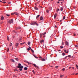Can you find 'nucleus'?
<instances>
[{"label": "nucleus", "mask_w": 78, "mask_h": 78, "mask_svg": "<svg viewBox=\"0 0 78 78\" xmlns=\"http://www.w3.org/2000/svg\"><path fill=\"white\" fill-rule=\"evenodd\" d=\"M22 66V65L20 63H19L18 64V66H17V68H19V69H20L19 70H20V71H22V69H23V66Z\"/></svg>", "instance_id": "nucleus-1"}, {"label": "nucleus", "mask_w": 78, "mask_h": 78, "mask_svg": "<svg viewBox=\"0 0 78 78\" xmlns=\"http://www.w3.org/2000/svg\"><path fill=\"white\" fill-rule=\"evenodd\" d=\"M30 24L31 25H36L37 26H38V24H37V23L36 22L31 23Z\"/></svg>", "instance_id": "nucleus-2"}, {"label": "nucleus", "mask_w": 78, "mask_h": 78, "mask_svg": "<svg viewBox=\"0 0 78 78\" xmlns=\"http://www.w3.org/2000/svg\"><path fill=\"white\" fill-rule=\"evenodd\" d=\"M13 19H11L10 20H9V22L8 23H9L10 24H11V23H13Z\"/></svg>", "instance_id": "nucleus-3"}, {"label": "nucleus", "mask_w": 78, "mask_h": 78, "mask_svg": "<svg viewBox=\"0 0 78 78\" xmlns=\"http://www.w3.org/2000/svg\"><path fill=\"white\" fill-rule=\"evenodd\" d=\"M15 29L16 30H20V29H21V27H16L15 28Z\"/></svg>", "instance_id": "nucleus-4"}, {"label": "nucleus", "mask_w": 78, "mask_h": 78, "mask_svg": "<svg viewBox=\"0 0 78 78\" xmlns=\"http://www.w3.org/2000/svg\"><path fill=\"white\" fill-rule=\"evenodd\" d=\"M24 62H27L28 64H31V63L29 62L28 61L25 60V61H24Z\"/></svg>", "instance_id": "nucleus-5"}, {"label": "nucleus", "mask_w": 78, "mask_h": 78, "mask_svg": "<svg viewBox=\"0 0 78 78\" xmlns=\"http://www.w3.org/2000/svg\"><path fill=\"white\" fill-rule=\"evenodd\" d=\"M4 17L3 16H2L1 18V20H4Z\"/></svg>", "instance_id": "nucleus-6"}, {"label": "nucleus", "mask_w": 78, "mask_h": 78, "mask_svg": "<svg viewBox=\"0 0 78 78\" xmlns=\"http://www.w3.org/2000/svg\"><path fill=\"white\" fill-rule=\"evenodd\" d=\"M14 14H15V15H16V16H19V13H18L17 12H14Z\"/></svg>", "instance_id": "nucleus-7"}, {"label": "nucleus", "mask_w": 78, "mask_h": 78, "mask_svg": "<svg viewBox=\"0 0 78 78\" xmlns=\"http://www.w3.org/2000/svg\"><path fill=\"white\" fill-rule=\"evenodd\" d=\"M56 16H57V14L56 13L54 16V19H56Z\"/></svg>", "instance_id": "nucleus-8"}, {"label": "nucleus", "mask_w": 78, "mask_h": 78, "mask_svg": "<svg viewBox=\"0 0 78 78\" xmlns=\"http://www.w3.org/2000/svg\"><path fill=\"white\" fill-rule=\"evenodd\" d=\"M65 44L66 45H69V43L67 41H66Z\"/></svg>", "instance_id": "nucleus-9"}, {"label": "nucleus", "mask_w": 78, "mask_h": 78, "mask_svg": "<svg viewBox=\"0 0 78 78\" xmlns=\"http://www.w3.org/2000/svg\"><path fill=\"white\" fill-rule=\"evenodd\" d=\"M34 9L35 10H38V8L37 7L35 6L34 7Z\"/></svg>", "instance_id": "nucleus-10"}, {"label": "nucleus", "mask_w": 78, "mask_h": 78, "mask_svg": "<svg viewBox=\"0 0 78 78\" xmlns=\"http://www.w3.org/2000/svg\"><path fill=\"white\" fill-rule=\"evenodd\" d=\"M15 45L16 47H18V46H19V43H16V44Z\"/></svg>", "instance_id": "nucleus-11"}, {"label": "nucleus", "mask_w": 78, "mask_h": 78, "mask_svg": "<svg viewBox=\"0 0 78 78\" xmlns=\"http://www.w3.org/2000/svg\"><path fill=\"white\" fill-rule=\"evenodd\" d=\"M43 17L42 16H41L40 18V20H43Z\"/></svg>", "instance_id": "nucleus-12"}, {"label": "nucleus", "mask_w": 78, "mask_h": 78, "mask_svg": "<svg viewBox=\"0 0 78 78\" xmlns=\"http://www.w3.org/2000/svg\"><path fill=\"white\" fill-rule=\"evenodd\" d=\"M42 35H43V34H40V36L41 38V37H42Z\"/></svg>", "instance_id": "nucleus-13"}, {"label": "nucleus", "mask_w": 78, "mask_h": 78, "mask_svg": "<svg viewBox=\"0 0 78 78\" xmlns=\"http://www.w3.org/2000/svg\"><path fill=\"white\" fill-rule=\"evenodd\" d=\"M27 44L29 45H30V44H31V42L29 41L28 42Z\"/></svg>", "instance_id": "nucleus-14"}, {"label": "nucleus", "mask_w": 78, "mask_h": 78, "mask_svg": "<svg viewBox=\"0 0 78 78\" xmlns=\"http://www.w3.org/2000/svg\"><path fill=\"white\" fill-rule=\"evenodd\" d=\"M24 69L25 70H27V69H28V68L27 67H25L24 68Z\"/></svg>", "instance_id": "nucleus-15"}, {"label": "nucleus", "mask_w": 78, "mask_h": 78, "mask_svg": "<svg viewBox=\"0 0 78 78\" xmlns=\"http://www.w3.org/2000/svg\"><path fill=\"white\" fill-rule=\"evenodd\" d=\"M10 61L12 62H15V61H14V60L12 59H11Z\"/></svg>", "instance_id": "nucleus-16"}, {"label": "nucleus", "mask_w": 78, "mask_h": 78, "mask_svg": "<svg viewBox=\"0 0 78 78\" xmlns=\"http://www.w3.org/2000/svg\"><path fill=\"white\" fill-rule=\"evenodd\" d=\"M63 9H64V8L62 7L60 9V11H63Z\"/></svg>", "instance_id": "nucleus-17"}, {"label": "nucleus", "mask_w": 78, "mask_h": 78, "mask_svg": "<svg viewBox=\"0 0 78 78\" xmlns=\"http://www.w3.org/2000/svg\"><path fill=\"white\" fill-rule=\"evenodd\" d=\"M41 60L42 61H45V59L44 58H42Z\"/></svg>", "instance_id": "nucleus-18"}, {"label": "nucleus", "mask_w": 78, "mask_h": 78, "mask_svg": "<svg viewBox=\"0 0 78 78\" xmlns=\"http://www.w3.org/2000/svg\"><path fill=\"white\" fill-rule=\"evenodd\" d=\"M34 57H35V58H36L37 59V58H38V57L36 56V55H34Z\"/></svg>", "instance_id": "nucleus-19"}, {"label": "nucleus", "mask_w": 78, "mask_h": 78, "mask_svg": "<svg viewBox=\"0 0 78 78\" xmlns=\"http://www.w3.org/2000/svg\"><path fill=\"white\" fill-rule=\"evenodd\" d=\"M39 16H40V15H38L37 16V17H36L37 19V18H38V17H39Z\"/></svg>", "instance_id": "nucleus-20"}, {"label": "nucleus", "mask_w": 78, "mask_h": 78, "mask_svg": "<svg viewBox=\"0 0 78 78\" xmlns=\"http://www.w3.org/2000/svg\"><path fill=\"white\" fill-rule=\"evenodd\" d=\"M65 55H66V54H65V53H62V56H65Z\"/></svg>", "instance_id": "nucleus-21"}, {"label": "nucleus", "mask_w": 78, "mask_h": 78, "mask_svg": "<svg viewBox=\"0 0 78 78\" xmlns=\"http://www.w3.org/2000/svg\"><path fill=\"white\" fill-rule=\"evenodd\" d=\"M30 50H31V51H32V53H34V51L33 50V49H30Z\"/></svg>", "instance_id": "nucleus-22"}, {"label": "nucleus", "mask_w": 78, "mask_h": 78, "mask_svg": "<svg viewBox=\"0 0 78 78\" xmlns=\"http://www.w3.org/2000/svg\"><path fill=\"white\" fill-rule=\"evenodd\" d=\"M33 65L35 67H37V66H36V64H33Z\"/></svg>", "instance_id": "nucleus-23"}, {"label": "nucleus", "mask_w": 78, "mask_h": 78, "mask_svg": "<svg viewBox=\"0 0 78 78\" xmlns=\"http://www.w3.org/2000/svg\"><path fill=\"white\" fill-rule=\"evenodd\" d=\"M46 12H47V13H48L49 12V11L48 10H46Z\"/></svg>", "instance_id": "nucleus-24"}, {"label": "nucleus", "mask_w": 78, "mask_h": 78, "mask_svg": "<svg viewBox=\"0 0 78 78\" xmlns=\"http://www.w3.org/2000/svg\"><path fill=\"white\" fill-rule=\"evenodd\" d=\"M7 40L9 41V37L7 36Z\"/></svg>", "instance_id": "nucleus-25"}, {"label": "nucleus", "mask_w": 78, "mask_h": 78, "mask_svg": "<svg viewBox=\"0 0 78 78\" xmlns=\"http://www.w3.org/2000/svg\"><path fill=\"white\" fill-rule=\"evenodd\" d=\"M60 48H64V47L62 46H60Z\"/></svg>", "instance_id": "nucleus-26"}, {"label": "nucleus", "mask_w": 78, "mask_h": 78, "mask_svg": "<svg viewBox=\"0 0 78 78\" xmlns=\"http://www.w3.org/2000/svg\"><path fill=\"white\" fill-rule=\"evenodd\" d=\"M15 59L16 61H18V60H19V58H16Z\"/></svg>", "instance_id": "nucleus-27"}, {"label": "nucleus", "mask_w": 78, "mask_h": 78, "mask_svg": "<svg viewBox=\"0 0 78 78\" xmlns=\"http://www.w3.org/2000/svg\"><path fill=\"white\" fill-rule=\"evenodd\" d=\"M41 43H42V42H44V40H42L41 41Z\"/></svg>", "instance_id": "nucleus-28"}, {"label": "nucleus", "mask_w": 78, "mask_h": 78, "mask_svg": "<svg viewBox=\"0 0 78 78\" xmlns=\"http://www.w3.org/2000/svg\"><path fill=\"white\" fill-rule=\"evenodd\" d=\"M71 55H69L68 56V57H69V58H71Z\"/></svg>", "instance_id": "nucleus-29"}, {"label": "nucleus", "mask_w": 78, "mask_h": 78, "mask_svg": "<svg viewBox=\"0 0 78 78\" xmlns=\"http://www.w3.org/2000/svg\"><path fill=\"white\" fill-rule=\"evenodd\" d=\"M6 3V2H2V3L5 4V3Z\"/></svg>", "instance_id": "nucleus-30"}, {"label": "nucleus", "mask_w": 78, "mask_h": 78, "mask_svg": "<svg viewBox=\"0 0 78 78\" xmlns=\"http://www.w3.org/2000/svg\"><path fill=\"white\" fill-rule=\"evenodd\" d=\"M6 16H7L8 17H9L10 16L8 14H6Z\"/></svg>", "instance_id": "nucleus-31"}, {"label": "nucleus", "mask_w": 78, "mask_h": 78, "mask_svg": "<svg viewBox=\"0 0 78 78\" xmlns=\"http://www.w3.org/2000/svg\"><path fill=\"white\" fill-rule=\"evenodd\" d=\"M32 72H33L34 73H35V71L34 70H32Z\"/></svg>", "instance_id": "nucleus-32"}, {"label": "nucleus", "mask_w": 78, "mask_h": 78, "mask_svg": "<svg viewBox=\"0 0 78 78\" xmlns=\"http://www.w3.org/2000/svg\"><path fill=\"white\" fill-rule=\"evenodd\" d=\"M63 76H64V75H62L60 76V77L61 78H62V77H63Z\"/></svg>", "instance_id": "nucleus-33"}, {"label": "nucleus", "mask_w": 78, "mask_h": 78, "mask_svg": "<svg viewBox=\"0 0 78 78\" xmlns=\"http://www.w3.org/2000/svg\"><path fill=\"white\" fill-rule=\"evenodd\" d=\"M65 18H66V17L64 16H63V20H64V19H65Z\"/></svg>", "instance_id": "nucleus-34"}, {"label": "nucleus", "mask_w": 78, "mask_h": 78, "mask_svg": "<svg viewBox=\"0 0 78 78\" xmlns=\"http://www.w3.org/2000/svg\"><path fill=\"white\" fill-rule=\"evenodd\" d=\"M10 47H11V46H12V43H10Z\"/></svg>", "instance_id": "nucleus-35"}, {"label": "nucleus", "mask_w": 78, "mask_h": 78, "mask_svg": "<svg viewBox=\"0 0 78 78\" xmlns=\"http://www.w3.org/2000/svg\"><path fill=\"white\" fill-rule=\"evenodd\" d=\"M76 67L77 69H78V66H77V65H76Z\"/></svg>", "instance_id": "nucleus-36"}, {"label": "nucleus", "mask_w": 78, "mask_h": 78, "mask_svg": "<svg viewBox=\"0 0 78 78\" xmlns=\"http://www.w3.org/2000/svg\"><path fill=\"white\" fill-rule=\"evenodd\" d=\"M30 50V49L29 48H27V50H28V51H29V50Z\"/></svg>", "instance_id": "nucleus-37"}, {"label": "nucleus", "mask_w": 78, "mask_h": 78, "mask_svg": "<svg viewBox=\"0 0 78 78\" xmlns=\"http://www.w3.org/2000/svg\"><path fill=\"white\" fill-rule=\"evenodd\" d=\"M65 68H63L62 69V70L63 71H64L65 70Z\"/></svg>", "instance_id": "nucleus-38"}, {"label": "nucleus", "mask_w": 78, "mask_h": 78, "mask_svg": "<svg viewBox=\"0 0 78 78\" xmlns=\"http://www.w3.org/2000/svg\"><path fill=\"white\" fill-rule=\"evenodd\" d=\"M64 51L65 52V53H66V50H64Z\"/></svg>", "instance_id": "nucleus-39"}, {"label": "nucleus", "mask_w": 78, "mask_h": 78, "mask_svg": "<svg viewBox=\"0 0 78 78\" xmlns=\"http://www.w3.org/2000/svg\"><path fill=\"white\" fill-rule=\"evenodd\" d=\"M64 44V43L62 42V45H63Z\"/></svg>", "instance_id": "nucleus-40"}, {"label": "nucleus", "mask_w": 78, "mask_h": 78, "mask_svg": "<svg viewBox=\"0 0 78 78\" xmlns=\"http://www.w3.org/2000/svg\"><path fill=\"white\" fill-rule=\"evenodd\" d=\"M21 40H22V39H21V38H20L19 39V40L20 41H21Z\"/></svg>", "instance_id": "nucleus-41"}, {"label": "nucleus", "mask_w": 78, "mask_h": 78, "mask_svg": "<svg viewBox=\"0 0 78 78\" xmlns=\"http://www.w3.org/2000/svg\"><path fill=\"white\" fill-rule=\"evenodd\" d=\"M75 47H76V48H78V45H75Z\"/></svg>", "instance_id": "nucleus-42"}, {"label": "nucleus", "mask_w": 78, "mask_h": 78, "mask_svg": "<svg viewBox=\"0 0 78 78\" xmlns=\"http://www.w3.org/2000/svg\"><path fill=\"white\" fill-rule=\"evenodd\" d=\"M14 13H12L11 14V15H14Z\"/></svg>", "instance_id": "nucleus-43"}, {"label": "nucleus", "mask_w": 78, "mask_h": 78, "mask_svg": "<svg viewBox=\"0 0 78 78\" xmlns=\"http://www.w3.org/2000/svg\"><path fill=\"white\" fill-rule=\"evenodd\" d=\"M58 66H57L55 67V68H56V69H57V68H58Z\"/></svg>", "instance_id": "nucleus-44"}, {"label": "nucleus", "mask_w": 78, "mask_h": 78, "mask_svg": "<svg viewBox=\"0 0 78 78\" xmlns=\"http://www.w3.org/2000/svg\"><path fill=\"white\" fill-rule=\"evenodd\" d=\"M29 47L30 48V50L31 49V47L29 46Z\"/></svg>", "instance_id": "nucleus-45"}, {"label": "nucleus", "mask_w": 78, "mask_h": 78, "mask_svg": "<svg viewBox=\"0 0 78 78\" xmlns=\"http://www.w3.org/2000/svg\"><path fill=\"white\" fill-rule=\"evenodd\" d=\"M60 1H62V2H64V0H60Z\"/></svg>", "instance_id": "nucleus-46"}, {"label": "nucleus", "mask_w": 78, "mask_h": 78, "mask_svg": "<svg viewBox=\"0 0 78 78\" xmlns=\"http://www.w3.org/2000/svg\"><path fill=\"white\" fill-rule=\"evenodd\" d=\"M67 58V56H66V57H65V59H66V58Z\"/></svg>", "instance_id": "nucleus-47"}, {"label": "nucleus", "mask_w": 78, "mask_h": 78, "mask_svg": "<svg viewBox=\"0 0 78 78\" xmlns=\"http://www.w3.org/2000/svg\"><path fill=\"white\" fill-rule=\"evenodd\" d=\"M59 11V9H58L57 10V11Z\"/></svg>", "instance_id": "nucleus-48"}, {"label": "nucleus", "mask_w": 78, "mask_h": 78, "mask_svg": "<svg viewBox=\"0 0 78 78\" xmlns=\"http://www.w3.org/2000/svg\"><path fill=\"white\" fill-rule=\"evenodd\" d=\"M69 52V51H67L66 52V53H68Z\"/></svg>", "instance_id": "nucleus-49"}, {"label": "nucleus", "mask_w": 78, "mask_h": 78, "mask_svg": "<svg viewBox=\"0 0 78 78\" xmlns=\"http://www.w3.org/2000/svg\"><path fill=\"white\" fill-rule=\"evenodd\" d=\"M76 35V34H74V36H75Z\"/></svg>", "instance_id": "nucleus-50"}, {"label": "nucleus", "mask_w": 78, "mask_h": 78, "mask_svg": "<svg viewBox=\"0 0 78 78\" xmlns=\"http://www.w3.org/2000/svg\"><path fill=\"white\" fill-rule=\"evenodd\" d=\"M55 28H57V27L56 26V25H55Z\"/></svg>", "instance_id": "nucleus-51"}, {"label": "nucleus", "mask_w": 78, "mask_h": 78, "mask_svg": "<svg viewBox=\"0 0 78 78\" xmlns=\"http://www.w3.org/2000/svg\"><path fill=\"white\" fill-rule=\"evenodd\" d=\"M72 69H74V67H72Z\"/></svg>", "instance_id": "nucleus-52"}, {"label": "nucleus", "mask_w": 78, "mask_h": 78, "mask_svg": "<svg viewBox=\"0 0 78 78\" xmlns=\"http://www.w3.org/2000/svg\"><path fill=\"white\" fill-rule=\"evenodd\" d=\"M22 44H23V43H21L20 44V45H22Z\"/></svg>", "instance_id": "nucleus-53"}, {"label": "nucleus", "mask_w": 78, "mask_h": 78, "mask_svg": "<svg viewBox=\"0 0 78 78\" xmlns=\"http://www.w3.org/2000/svg\"><path fill=\"white\" fill-rule=\"evenodd\" d=\"M7 49L8 50H9V48H8Z\"/></svg>", "instance_id": "nucleus-54"}, {"label": "nucleus", "mask_w": 78, "mask_h": 78, "mask_svg": "<svg viewBox=\"0 0 78 78\" xmlns=\"http://www.w3.org/2000/svg\"><path fill=\"white\" fill-rule=\"evenodd\" d=\"M13 32H14V33H16V31H15V30H13Z\"/></svg>", "instance_id": "nucleus-55"}, {"label": "nucleus", "mask_w": 78, "mask_h": 78, "mask_svg": "<svg viewBox=\"0 0 78 78\" xmlns=\"http://www.w3.org/2000/svg\"><path fill=\"white\" fill-rule=\"evenodd\" d=\"M39 58H42L41 57H39Z\"/></svg>", "instance_id": "nucleus-56"}, {"label": "nucleus", "mask_w": 78, "mask_h": 78, "mask_svg": "<svg viewBox=\"0 0 78 78\" xmlns=\"http://www.w3.org/2000/svg\"><path fill=\"white\" fill-rule=\"evenodd\" d=\"M7 52H8V51H9V50H7Z\"/></svg>", "instance_id": "nucleus-57"}, {"label": "nucleus", "mask_w": 78, "mask_h": 78, "mask_svg": "<svg viewBox=\"0 0 78 78\" xmlns=\"http://www.w3.org/2000/svg\"><path fill=\"white\" fill-rule=\"evenodd\" d=\"M78 73H77L75 74V75H78Z\"/></svg>", "instance_id": "nucleus-58"}, {"label": "nucleus", "mask_w": 78, "mask_h": 78, "mask_svg": "<svg viewBox=\"0 0 78 78\" xmlns=\"http://www.w3.org/2000/svg\"><path fill=\"white\" fill-rule=\"evenodd\" d=\"M46 32H45L44 33V34H46Z\"/></svg>", "instance_id": "nucleus-59"}, {"label": "nucleus", "mask_w": 78, "mask_h": 78, "mask_svg": "<svg viewBox=\"0 0 78 78\" xmlns=\"http://www.w3.org/2000/svg\"><path fill=\"white\" fill-rule=\"evenodd\" d=\"M25 73H27V72H25Z\"/></svg>", "instance_id": "nucleus-60"}, {"label": "nucleus", "mask_w": 78, "mask_h": 78, "mask_svg": "<svg viewBox=\"0 0 78 78\" xmlns=\"http://www.w3.org/2000/svg\"><path fill=\"white\" fill-rule=\"evenodd\" d=\"M69 69H71V67H69Z\"/></svg>", "instance_id": "nucleus-61"}, {"label": "nucleus", "mask_w": 78, "mask_h": 78, "mask_svg": "<svg viewBox=\"0 0 78 78\" xmlns=\"http://www.w3.org/2000/svg\"><path fill=\"white\" fill-rule=\"evenodd\" d=\"M2 23H3V22H2L1 23V24H2Z\"/></svg>", "instance_id": "nucleus-62"}, {"label": "nucleus", "mask_w": 78, "mask_h": 78, "mask_svg": "<svg viewBox=\"0 0 78 78\" xmlns=\"http://www.w3.org/2000/svg\"><path fill=\"white\" fill-rule=\"evenodd\" d=\"M62 22V20H61L60 21V22Z\"/></svg>", "instance_id": "nucleus-63"}, {"label": "nucleus", "mask_w": 78, "mask_h": 78, "mask_svg": "<svg viewBox=\"0 0 78 78\" xmlns=\"http://www.w3.org/2000/svg\"><path fill=\"white\" fill-rule=\"evenodd\" d=\"M43 37H45V36H43Z\"/></svg>", "instance_id": "nucleus-64"}]
</instances>
